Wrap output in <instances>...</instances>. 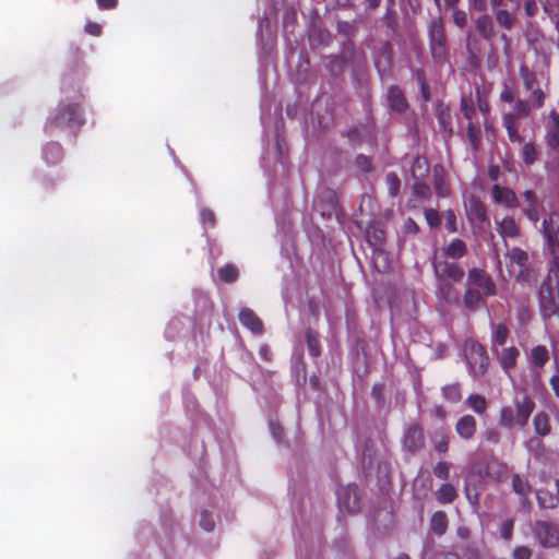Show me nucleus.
<instances>
[{
	"instance_id": "1",
	"label": "nucleus",
	"mask_w": 559,
	"mask_h": 559,
	"mask_svg": "<svg viewBox=\"0 0 559 559\" xmlns=\"http://www.w3.org/2000/svg\"><path fill=\"white\" fill-rule=\"evenodd\" d=\"M496 284L481 269L473 267L467 273L466 289L463 296L464 306L474 310L484 304V298L496 295Z\"/></svg>"
},
{
	"instance_id": "2",
	"label": "nucleus",
	"mask_w": 559,
	"mask_h": 559,
	"mask_svg": "<svg viewBox=\"0 0 559 559\" xmlns=\"http://www.w3.org/2000/svg\"><path fill=\"white\" fill-rule=\"evenodd\" d=\"M85 122L82 108L76 103H60L48 117L45 129L49 133L72 132Z\"/></svg>"
},
{
	"instance_id": "3",
	"label": "nucleus",
	"mask_w": 559,
	"mask_h": 559,
	"mask_svg": "<svg viewBox=\"0 0 559 559\" xmlns=\"http://www.w3.org/2000/svg\"><path fill=\"white\" fill-rule=\"evenodd\" d=\"M540 231L552 255V262L549 267V281L551 276L559 282V215L550 214L542 222Z\"/></svg>"
},
{
	"instance_id": "4",
	"label": "nucleus",
	"mask_w": 559,
	"mask_h": 559,
	"mask_svg": "<svg viewBox=\"0 0 559 559\" xmlns=\"http://www.w3.org/2000/svg\"><path fill=\"white\" fill-rule=\"evenodd\" d=\"M428 37L431 56L437 63H442L448 53L447 37L441 17L432 19L428 24Z\"/></svg>"
},
{
	"instance_id": "5",
	"label": "nucleus",
	"mask_w": 559,
	"mask_h": 559,
	"mask_svg": "<svg viewBox=\"0 0 559 559\" xmlns=\"http://www.w3.org/2000/svg\"><path fill=\"white\" fill-rule=\"evenodd\" d=\"M535 539L544 548L559 546V527L549 521H536L532 527Z\"/></svg>"
},
{
	"instance_id": "6",
	"label": "nucleus",
	"mask_w": 559,
	"mask_h": 559,
	"mask_svg": "<svg viewBox=\"0 0 559 559\" xmlns=\"http://www.w3.org/2000/svg\"><path fill=\"white\" fill-rule=\"evenodd\" d=\"M466 364L471 376L478 378L483 376L488 367V357L485 348L473 343L466 353Z\"/></svg>"
},
{
	"instance_id": "7",
	"label": "nucleus",
	"mask_w": 559,
	"mask_h": 559,
	"mask_svg": "<svg viewBox=\"0 0 559 559\" xmlns=\"http://www.w3.org/2000/svg\"><path fill=\"white\" fill-rule=\"evenodd\" d=\"M336 499L338 507L348 513H354L359 509V496L357 486L354 484L340 487L336 491Z\"/></svg>"
},
{
	"instance_id": "8",
	"label": "nucleus",
	"mask_w": 559,
	"mask_h": 559,
	"mask_svg": "<svg viewBox=\"0 0 559 559\" xmlns=\"http://www.w3.org/2000/svg\"><path fill=\"white\" fill-rule=\"evenodd\" d=\"M464 209L471 224L481 225L487 221L486 206L476 195L464 197Z\"/></svg>"
},
{
	"instance_id": "9",
	"label": "nucleus",
	"mask_w": 559,
	"mask_h": 559,
	"mask_svg": "<svg viewBox=\"0 0 559 559\" xmlns=\"http://www.w3.org/2000/svg\"><path fill=\"white\" fill-rule=\"evenodd\" d=\"M539 309L544 320L550 319L558 312V305L555 300L550 284L544 283L539 290Z\"/></svg>"
},
{
	"instance_id": "10",
	"label": "nucleus",
	"mask_w": 559,
	"mask_h": 559,
	"mask_svg": "<svg viewBox=\"0 0 559 559\" xmlns=\"http://www.w3.org/2000/svg\"><path fill=\"white\" fill-rule=\"evenodd\" d=\"M433 270L437 278L451 280L460 282L464 277V269L455 262L437 261L433 263Z\"/></svg>"
},
{
	"instance_id": "11",
	"label": "nucleus",
	"mask_w": 559,
	"mask_h": 559,
	"mask_svg": "<svg viewBox=\"0 0 559 559\" xmlns=\"http://www.w3.org/2000/svg\"><path fill=\"white\" fill-rule=\"evenodd\" d=\"M514 405L515 424L520 427L526 426L535 408L534 401L530 396L524 395L521 400H516Z\"/></svg>"
},
{
	"instance_id": "12",
	"label": "nucleus",
	"mask_w": 559,
	"mask_h": 559,
	"mask_svg": "<svg viewBox=\"0 0 559 559\" xmlns=\"http://www.w3.org/2000/svg\"><path fill=\"white\" fill-rule=\"evenodd\" d=\"M546 143L551 150L559 148V114L555 110L550 111L549 119L546 124Z\"/></svg>"
},
{
	"instance_id": "13",
	"label": "nucleus",
	"mask_w": 559,
	"mask_h": 559,
	"mask_svg": "<svg viewBox=\"0 0 559 559\" xmlns=\"http://www.w3.org/2000/svg\"><path fill=\"white\" fill-rule=\"evenodd\" d=\"M492 199L496 203L502 204L509 209L516 207L519 200L513 190L495 185L492 187Z\"/></svg>"
},
{
	"instance_id": "14",
	"label": "nucleus",
	"mask_w": 559,
	"mask_h": 559,
	"mask_svg": "<svg viewBox=\"0 0 559 559\" xmlns=\"http://www.w3.org/2000/svg\"><path fill=\"white\" fill-rule=\"evenodd\" d=\"M240 323L255 335L263 333V323L259 317L249 308H242L239 312Z\"/></svg>"
},
{
	"instance_id": "15",
	"label": "nucleus",
	"mask_w": 559,
	"mask_h": 559,
	"mask_svg": "<svg viewBox=\"0 0 559 559\" xmlns=\"http://www.w3.org/2000/svg\"><path fill=\"white\" fill-rule=\"evenodd\" d=\"M456 433L464 440H469L476 432V420L472 415H464L456 421Z\"/></svg>"
},
{
	"instance_id": "16",
	"label": "nucleus",
	"mask_w": 559,
	"mask_h": 559,
	"mask_svg": "<svg viewBox=\"0 0 559 559\" xmlns=\"http://www.w3.org/2000/svg\"><path fill=\"white\" fill-rule=\"evenodd\" d=\"M512 489L520 496V500L523 507L528 504V493L531 492V485L526 477L514 474L512 477Z\"/></svg>"
},
{
	"instance_id": "17",
	"label": "nucleus",
	"mask_w": 559,
	"mask_h": 559,
	"mask_svg": "<svg viewBox=\"0 0 559 559\" xmlns=\"http://www.w3.org/2000/svg\"><path fill=\"white\" fill-rule=\"evenodd\" d=\"M423 443V432L421 429L416 426H409L404 435V447L409 451H415Z\"/></svg>"
},
{
	"instance_id": "18",
	"label": "nucleus",
	"mask_w": 559,
	"mask_h": 559,
	"mask_svg": "<svg viewBox=\"0 0 559 559\" xmlns=\"http://www.w3.org/2000/svg\"><path fill=\"white\" fill-rule=\"evenodd\" d=\"M475 26L481 38L491 40L495 36V25L492 19L487 15H480L475 21Z\"/></svg>"
},
{
	"instance_id": "19",
	"label": "nucleus",
	"mask_w": 559,
	"mask_h": 559,
	"mask_svg": "<svg viewBox=\"0 0 559 559\" xmlns=\"http://www.w3.org/2000/svg\"><path fill=\"white\" fill-rule=\"evenodd\" d=\"M523 197L527 203V205L524 209V214L527 216L530 221L536 224L539 219L538 202L536 194L532 190H526L524 191Z\"/></svg>"
},
{
	"instance_id": "20",
	"label": "nucleus",
	"mask_w": 559,
	"mask_h": 559,
	"mask_svg": "<svg viewBox=\"0 0 559 559\" xmlns=\"http://www.w3.org/2000/svg\"><path fill=\"white\" fill-rule=\"evenodd\" d=\"M549 360V352L546 346H534L528 354V362L536 368H543Z\"/></svg>"
},
{
	"instance_id": "21",
	"label": "nucleus",
	"mask_w": 559,
	"mask_h": 559,
	"mask_svg": "<svg viewBox=\"0 0 559 559\" xmlns=\"http://www.w3.org/2000/svg\"><path fill=\"white\" fill-rule=\"evenodd\" d=\"M497 230L503 238H514L519 235V227L511 216L503 217L498 223Z\"/></svg>"
},
{
	"instance_id": "22",
	"label": "nucleus",
	"mask_w": 559,
	"mask_h": 559,
	"mask_svg": "<svg viewBox=\"0 0 559 559\" xmlns=\"http://www.w3.org/2000/svg\"><path fill=\"white\" fill-rule=\"evenodd\" d=\"M518 356L519 350L514 346L502 349L499 356V362L506 372L515 367Z\"/></svg>"
},
{
	"instance_id": "23",
	"label": "nucleus",
	"mask_w": 559,
	"mask_h": 559,
	"mask_svg": "<svg viewBox=\"0 0 559 559\" xmlns=\"http://www.w3.org/2000/svg\"><path fill=\"white\" fill-rule=\"evenodd\" d=\"M388 100L390 107L397 112L404 111L407 104L399 87L392 86L388 91Z\"/></svg>"
},
{
	"instance_id": "24",
	"label": "nucleus",
	"mask_w": 559,
	"mask_h": 559,
	"mask_svg": "<svg viewBox=\"0 0 559 559\" xmlns=\"http://www.w3.org/2000/svg\"><path fill=\"white\" fill-rule=\"evenodd\" d=\"M533 426L537 436H548L550 433L549 416L545 412L537 413L533 418Z\"/></svg>"
},
{
	"instance_id": "25",
	"label": "nucleus",
	"mask_w": 559,
	"mask_h": 559,
	"mask_svg": "<svg viewBox=\"0 0 559 559\" xmlns=\"http://www.w3.org/2000/svg\"><path fill=\"white\" fill-rule=\"evenodd\" d=\"M520 156L525 164V166L530 167L534 165L539 158V152L534 142L530 141L524 143L521 148Z\"/></svg>"
},
{
	"instance_id": "26",
	"label": "nucleus",
	"mask_w": 559,
	"mask_h": 559,
	"mask_svg": "<svg viewBox=\"0 0 559 559\" xmlns=\"http://www.w3.org/2000/svg\"><path fill=\"white\" fill-rule=\"evenodd\" d=\"M448 528V518L445 512L436 511L430 519V530L438 536L443 535Z\"/></svg>"
},
{
	"instance_id": "27",
	"label": "nucleus",
	"mask_w": 559,
	"mask_h": 559,
	"mask_svg": "<svg viewBox=\"0 0 559 559\" xmlns=\"http://www.w3.org/2000/svg\"><path fill=\"white\" fill-rule=\"evenodd\" d=\"M62 156L63 152L59 143L51 142L46 144L43 148V157L49 164L59 162Z\"/></svg>"
},
{
	"instance_id": "28",
	"label": "nucleus",
	"mask_w": 559,
	"mask_h": 559,
	"mask_svg": "<svg viewBox=\"0 0 559 559\" xmlns=\"http://www.w3.org/2000/svg\"><path fill=\"white\" fill-rule=\"evenodd\" d=\"M536 499L542 509H555L559 503L558 497L548 490H537Z\"/></svg>"
},
{
	"instance_id": "29",
	"label": "nucleus",
	"mask_w": 559,
	"mask_h": 559,
	"mask_svg": "<svg viewBox=\"0 0 559 559\" xmlns=\"http://www.w3.org/2000/svg\"><path fill=\"white\" fill-rule=\"evenodd\" d=\"M429 171V165L426 158L417 156L413 159L411 166V174L416 180H421L427 176Z\"/></svg>"
},
{
	"instance_id": "30",
	"label": "nucleus",
	"mask_w": 559,
	"mask_h": 559,
	"mask_svg": "<svg viewBox=\"0 0 559 559\" xmlns=\"http://www.w3.org/2000/svg\"><path fill=\"white\" fill-rule=\"evenodd\" d=\"M488 475L497 481H503L508 478L509 467L502 462H492L487 467Z\"/></svg>"
},
{
	"instance_id": "31",
	"label": "nucleus",
	"mask_w": 559,
	"mask_h": 559,
	"mask_svg": "<svg viewBox=\"0 0 559 559\" xmlns=\"http://www.w3.org/2000/svg\"><path fill=\"white\" fill-rule=\"evenodd\" d=\"M437 280H438L439 297L448 304L454 302L456 300V295L454 293V288L451 285V283H449L444 278H437Z\"/></svg>"
},
{
	"instance_id": "32",
	"label": "nucleus",
	"mask_w": 559,
	"mask_h": 559,
	"mask_svg": "<svg viewBox=\"0 0 559 559\" xmlns=\"http://www.w3.org/2000/svg\"><path fill=\"white\" fill-rule=\"evenodd\" d=\"M466 405L477 415L483 416L487 411V401L483 395L471 394L466 399Z\"/></svg>"
},
{
	"instance_id": "33",
	"label": "nucleus",
	"mask_w": 559,
	"mask_h": 559,
	"mask_svg": "<svg viewBox=\"0 0 559 559\" xmlns=\"http://www.w3.org/2000/svg\"><path fill=\"white\" fill-rule=\"evenodd\" d=\"M391 64L389 47L384 46L374 57V66L380 74L388 72Z\"/></svg>"
},
{
	"instance_id": "34",
	"label": "nucleus",
	"mask_w": 559,
	"mask_h": 559,
	"mask_svg": "<svg viewBox=\"0 0 559 559\" xmlns=\"http://www.w3.org/2000/svg\"><path fill=\"white\" fill-rule=\"evenodd\" d=\"M440 503H451L456 498V489L451 484H443L435 493Z\"/></svg>"
},
{
	"instance_id": "35",
	"label": "nucleus",
	"mask_w": 559,
	"mask_h": 559,
	"mask_svg": "<svg viewBox=\"0 0 559 559\" xmlns=\"http://www.w3.org/2000/svg\"><path fill=\"white\" fill-rule=\"evenodd\" d=\"M508 329L503 324H491V342L492 346H502L508 338Z\"/></svg>"
},
{
	"instance_id": "36",
	"label": "nucleus",
	"mask_w": 559,
	"mask_h": 559,
	"mask_svg": "<svg viewBox=\"0 0 559 559\" xmlns=\"http://www.w3.org/2000/svg\"><path fill=\"white\" fill-rule=\"evenodd\" d=\"M445 255L460 259L466 253V246L461 239H453L444 249Z\"/></svg>"
},
{
	"instance_id": "37",
	"label": "nucleus",
	"mask_w": 559,
	"mask_h": 559,
	"mask_svg": "<svg viewBox=\"0 0 559 559\" xmlns=\"http://www.w3.org/2000/svg\"><path fill=\"white\" fill-rule=\"evenodd\" d=\"M507 257L510 260V264L518 265L520 267V272H522V269L524 267L527 261V253L520 248H512L510 251L507 252Z\"/></svg>"
},
{
	"instance_id": "38",
	"label": "nucleus",
	"mask_w": 559,
	"mask_h": 559,
	"mask_svg": "<svg viewBox=\"0 0 559 559\" xmlns=\"http://www.w3.org/2000/svg\"><path fill=\"white\" fill-rule=\"evenodd\" d=\"M495 19L501 27H504L507 29L512 28L515 23V16L503 9H499L496 11Z\"/></svg>"
},
{
	"instance_id": "39",
	"label": "nucleus",
	"mask_w": 559,
	"mask_h": 559,
	"mask_svg": "<svg viewBox=\"0 0 559 559\" xmlns=\"http://www.w3.org/2000/svg\"><path fill=\"white\" fill-rule=\"evenodd\" d=\"M307 347L312 357H318L321 354L320 341L316 332L312 330L307 331Z\"/></svg>"
},
{
	"instance_id": "40",
	"label": "nucleus",
	"mask_w": 559,
	"mask_h": 559,
	"mask_svg": "<svg viewBox=\"0 0 559 559\" xmlns=\"http://www.w3.org/2000/svg\"><path fill=\"white\" fill-rule=\"evenodd\" d=\"M218 276L225 283H234L238 278V269L234 264H226L218 270Z\"/></svg>"
},
{
	"instance_id": "41",
	"label": "nucleus",
	"mask_w": 559,
	"mask_h": 559,
	"mask_svg": "<svg viewBox=\"0 0 559 559\" xmlns=\"http://www.w3.org/2000/svg\"><path fill=\"white\" fill-rule=\"evenodd\" d=\"M444 399L450 402H459L462 397L460 385L457 383L448 384L442 388Z\"/></svg>"
},
{
	"instance_id": "42",
	"label": "nucleus",
	"mask_w": 559,
	"mask_h": 559,
	"mask_svg": "<svg viewBox=\"0 0 559 559\" xmlns=\"http://www.w3.org/2000/svg\"><path fill=\"white\" fill-rule=\"evenodd\" d=\"M499 424L502 427L510 428L513 424H515V414L513 408L506 406L502 407L499 415Z\"/></svg>"
},
{
	"instance_id": "43",
	"label": "nucleus",
	"mask_w": 559,
	"mask_h": 559,
	"mask_svg": "<svg viewBox=\"0 0 559 559\" xmlns=\"http://www.w3.org/2000/svg\"><path fill=\"white\" fill-rule=\"evenodd\" d=\"M385 182L388 186L389 194L391 197H396L400 192L401 180L394 173H388L385 176Z\"/></svg>"
},
{
	"instance_id": "44",
	"label": "nucleus",
	"mask_w": 559,
	"mask_h": 559,
	"mask_svg": "<svg viewBox=\"0 0 559 559\" xmlns=\"http://www.w3.org/2000/svg\"><path fill=\"white\" fill-rule=\"evenodd\" d=\"M521 78L523 80V84L527 91H533L537 88L536 76L533 72H531L526 67H521L520 69Z\"/></svg>"
},
{
	"instance_id": "45",
	"label": "nucleus",
	"mask_w": 559,
	"mask_h": 559,
	"mask_svg": "<svg viewBox=\"0 0 559 559\" xmlns=\"http://www.w3.org/2000/svg\"><path fill=\"white\" fill-rule=\"evenodd\" d=\"M413 194L420 199H428L431 195L430 187L417 180L413 186Z\"/></svg>"
},
{
	"instance_id": "46",
	"label": "nucleus",
	"mask_w": 559,
	"mask_h": 559,
	"mask_svg": "<svg viewBox=\"0 0 559 559\" xmlns=\"http://www.w3.org/2000/svg\"><path fill=\"white\" fill-rule=\"evenodd\" d=\"M368 241L373 247V251L380 250V246L384 239V233L380 229H374L368 233Z\"/></svg>"
},
{
	"instance_id": "47",
	"label": "nucleus",
	"mask_w": 559,
	"mask_h": 559,
	"mask_svg": "<svg viewBox=\"0 0 559 559\" xmlns=\"http://www.w3.org/2000/svg\"><path fill=\"white\" fill-rule=\"evenodd\" d=\"M200 526L204 531H207V532L213 531V528L215 526V522H214L213 515L209 511H206V510H203L200 513Z\"/></svg>"
},
{
	"instance_id": "48",
	"label": "nucleus",
	"mask_w": 559,
	"mask_h": 559,
	"mask_svg": "<svg viewBox=\"0 0 559 559\" xmlns=\"http://www.w3.org/2000/svg\"><path fill=\"white\" fill-rule=\"evenodd\" d=\"M514 526L513 519H507L502 522L500 526V535L503 539L510 540L512 538V532Z\"/></svg>"
},
{
	"instance_id": "49",
	"label": "nucleus",
	"mask_w": 559,
	"mask_h": 559,
	"mask_svg": "<svg viewBox=\"0 0 559 559\" xmlns=\"http://www.w3.org/2000/svg\"><path fill=\"white\" fill-rule=\"evenodd\" d=\"M200 221L203 226H205L209 223L211 227H214L215 223H216L214 212L206 207L201 209L200 210Z\"/></svg>"
},
{
	"instance_id": "50",
	"label": "nucleus",
	"mask_w": 559,
	"mask_h": 559,
	"mask_svg": "<svg viewBox=\"0 0 559 559\" xmlns=\"http://www.w3.org/2000/svg\"><path fill=\"white\" fill-rule=\"evenodd\" d=\"M450 464L447 462H438L433 468L435 475L443 480H447L450 476Z\"/></svg>"
},
{
	"instance_id": "51",
	"label": "nucleus",
	"mask_w": 559,
	"mask_h": 559,
	"mask_svg": "<svg viewBox=\"0 0 559 559\" xmlns=\"http://www.w3.org/2000/svg\"><path fill=\"white\" fill-rule=\"evenodd\" d=\"M443 216L445 219V228L450 233H455L457 230L455 213L452 210H448L444 212Z\"/></svg>"
},
{
	"instance_id": "52",
	"label": "nucleus",
	"mask_w": 559,
	"mask_h": 559,
	"mask_svg": "<svg viewBox=\"0 0 559 559\" xmlns=\"http://www.w3.org/2000/svg\"><path fill=\"white\" fill-rule=\"evenodd\" d=\"M525 449L531 452L537 454L539 451L544 449L543 442L535 437L530 438L524 443Z\"/></svg>"
},
{
	"instance_id": "53",
	"label": "nucleus",
	"mask_w": 559,
	"mask_h": 559,
	"mask_svg": "<svg viewBox=\"0 0 559 559\" xmlns=\"http://www.w3.org/2000/svg\"><path fill=\"white\" fill-rule=\"evenodd\" d=\"M452 19H453V23L460 28L465 27V25L467 23L466 12L459 10V9L453 10Z\"/></svg>"
},
{
	"instance_id": "54",
	"label": "nucleus",
	"mask_w": 559,
	"mask_h": 559,
	"mask_svg": "<svg viewBox=\"0 0 559 559\" xmlns=\"http://www.w3.org/2000/svg\"><path fill=\"white\" fill-rule=\"evenodd\" d=\"M515 116L519 117H527L530 114V104L526 100H518L514 105Z\"/></svg>"
},
{
	"instance_id": "55",
	"label": "nucleus",
	"mask_w": 559,
	"mask_h": 559,
	"mask_svg": "<svg viewBox=\"0 0 559 559\" xmlns=\"http://www.w3.org/2000/svg\"><path fill=\"white\" fill-rule=\"evenodd\" d=\"M425 217L428 223V225L432 228L439 226L440 224V216L439 213L436 210L428 209L425 211Z\"/></svg>"
},
{
	"instance_id": "56",
	"label": "nucleus",
	"mask_w": 559,
	"mask_h": 559,
	"mask_svg": "<svg viewBox=\"0 0 559 559\" xmlns=\"http://www.w3.org/2000/svg\"><path fill=\"white\" fill-rule=\"evenodd\" d=\"M269 428H270V431H271L274 440L276 442H281L282 438H283V428H282V426L277 421L271 419L269 421Z\"/></svg>"
},
{
	"instance_id": "57",
	"label": "nucleus",
	"mask_w": 559,
	"mask_h": 559,
	"mask_svg": "<svg viewBox=\"0 0 559 559\" xmlns=\"http://www.w3.org/2000/svg\"><path fill=\"white\" fill-rule=\"evenodd\" d=\"M531 557H532V551L526 546H518L514 548V550L512 552L513 559H531Z\"/></svg>"
},
{
	"instance_id": "58",
	"label": "nucleus",
	"mask_w": 559,
	"mask_h": 559,
	"mask_svg": "<svg viewBox=\"0 0 559 559\" xmlns=\"http://www.w3.org/2000/svg\"><path fill=\"white\" fill-rule=\"evenodd\" d=\"M483 439L492 444H497L500 441V432L495 428H489L484 431Z\"/></svg>"
},
{
	"instance_id": "59",
	"label": "nucleus",
	"mask_w": 559,
	"mask_h": 559,
	"mask_svg": "<svg viewBox=\"0 0 559 559\" xmlns=\"http://www.w3.org/2000/svg\"><path fill=\"white\" fill-rule=\"evenodd\" d=\"M502 121L507 131L519 128L518 117L514 114H504Z\"/></svg>"
},
{
	"instance_id": "60",
	"label": "nucleus",
	"mask_w": 559,
	"mask_h": 559,
	"mask_svg": "<svg viewBox=\"0 0 559 559\" xmlns=\"http://www.w3.org/2000/svg\"><path fill=\"white\" fill-rule=\"evenodd\" d=\"M467 136L471 143L476 146L479 141L480 131L477 127H475L472 122L467 124Z\"/></svg>"
},
{
	"instance_id": "61",
	"label": "nucleus",
	"mask_w": 559,
	"mask_h": 559,
	"mask_svg": "<svg viewBox=\"0 0 559 559\" xmlns=\"http://www.w3.org/2000/svg\"><path fill=\"white\" fill-rule=\"evenodd\" d=\"M532 92V102L534 103V105L536 107H542L544 105V102H545V94L544 92L540 90V88H535Z\"/></svg>"
},
{
	"instance_id": "62",
	"label": "nucleus",
	"mask_w": 559,
	"mask_h": 559,
	"mask_svg": "<svg viewBox=\"0 0 559 559\" xmlns=\"http://www.w3.org/2000/svg\"><path fill=\"white\" fill-rule=\"evenodd\" d=\"M275 136H276L275 147H276L277 155H278V157H283V155L285 153V143H284V140L280 135L278 122L276 123Z\"/></svg>"
},
{
	"instance_id": "63",
	"label": "nucleus",
	"mask_w": 559,
	"mask_h": 559,
	"mask_svg": "<svg viewBox=\"0 0 559 559\" xmlns=\"http://www.w3.org/2000/svg\"><path fill=\"white\" fill-rule=\"evenodd\" d=\"M356 164L362 171L370 170L371 163L369 158L365 155H358L356 158Z\"/></svg>"
},
{
	"instance_id": "64",
	"label": "nucleus",
	"mask_w": 559,
	"mask_h": 559,
	"mask_svg": "<svg viewBox=\"0 0 559 559\" xmlns=\"http://www.w3.org/2000/svg\"><path fill=\"white\" fill-rule=\"evenodd\" d=\"M549 384H550L555 395L559 399V372L555 373L550 378Z\"/></svg>"
}]
</instances>
